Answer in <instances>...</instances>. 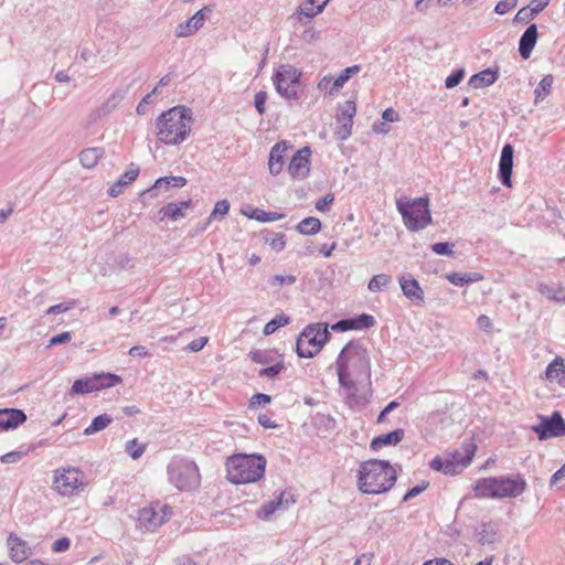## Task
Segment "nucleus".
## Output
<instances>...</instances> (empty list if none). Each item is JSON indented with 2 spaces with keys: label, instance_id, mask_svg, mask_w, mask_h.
I'll return each instance as SVG.
<instances>
[{
  "label": "nucleus",
  "instance_id": "nucleus-1",
  "mask_svg": "<svg viewBox=\"0 0 565 565\" xmlns=\"http://www.w3.org/2000/svg\"><path fill=\"white\" fill-rule=\"evenodd\" d=\"M335 370L340 387L348 391V399L360 406L366 405L369 398L356 394V384L351 377V372L355 376L371 377V359L360 340H351L342 348L335 360Z\"/></svg>",
  "mask_w": 565,
  "mask_h": 565
},
{
  "label": "nucleus",
  "instance_id": "nucleus-2",
  "mask_svg": "<svg viewBox=\"0 0 565 565\" xmlns=\"http://www.w3.org/2000/svg\"><path fill=\"white\" fill-rule=\"evenodd\" d=\"M397 481V472L388 460L369 459L358 469L356 486L364 494L388 492Z\"/></svg>",
  "mask_w": 565,
  "mask_h": 565
},
{
  "label": "nucleus",
  "instance_id": "nucleus-3",
  "mask_svg": "<svg viewBox=\"0 0 565 565\" xmlns=\"http://www.w3.org/2000/svg\"><path fill=\"white\" fill-rule=\"evenodd\" d=\"M192 121V110L185 106L163 111L156 121L158 140L168 146L182 143L190 136Z\"/></svg>",
  "mask_w": 565,
  "mask_h": 565
},
{
  "label": "nucleus",
  "instance_id": "nucleus-4",
  "mask_svg": "<svg viewBox=\"0 0 565 565\" xmlns=\"http://www.w3.org/2000/svg\"><path fill=\"white\" fill-rule=\"evenodd\" d=\"M527 489V483L521 473L499 477L480 478L473 486V495L478 499L518 498Z\"/></svg>",
  "mask_w": 565,
  "mask_h": 565
},
{
  "label": "nucleus",
  "instance_id": "nucleus-5",
  "mask_svg": "<svg viewBox=\"0 0 565 565\" xmlns=\"http://www.w3.org/2000/svg\"><path fill=\"white\" fill-rule=\"evenodd\" d=\"M266 458L258 454H234L226 460L227 479L234 484L258 481L264 477Z\"/></svg>",
  "mask_w": 565,
  "mask_h": 565
},
{
  "label": "nucleus",
  "instance_id": "nucleus-6",
  "mask_svg": "<svg viewBox=\"0 0 565 565\" xmlns=\"http://www.w3.org/2000/svg\"><path fill=\"white\" fill-rule=\"evenodd\" d=\"M396 209L409 232H418L433 223L428 196L417 199L402 196L396 200Z\"/></svg>",
  "mask_w": 565,
  "mask_h": 565
},
{
  "label": "nucleus",
  "instance_id": "nucleus-7",
  "mask_svg": "<svg viewBox=\"0 0 565 565\" xmlns=\"http://www.w3.org/2000/svg\"><path fill=\"white\" fill-rule=\"evenodd\" d=\"M168 479L180 491L196 489L201 482L198 465L190 459L174 458L167 468Z\"/></svg>",
  "mask_w": 565,
  "mask_h": 565
},
{
  "label": "nucleus",
  "instance_id": "nucleus-8",
  "mask_svg": "<svg viewBox=\"0 0 565 565\" xmlns=\"http://www.w3.org/2000/svg\"><path fill=\"white\" fill-rule=\"evenodd\" d=\"M331 333L327 323H310L299 334L296 353L299 358L310 359L318 354L330 340Z\"/></svg>",
  "mask_w": 565,
  "mask_h": 565
},
{
  "label": "nucleus",
  "instance_id": "nucleus-9",
  "mask_svg": "<svg viewBox=\"0 0 565 565\" xmlns=\"http://www.w3.org/2000/svg\"><path fill=\"white\" fill-rule=\"evenodd\" d=\"M302 71L290 64L279 65L273 74V84L276 92L285 99L297 100L302 95Z\"/></svg>",
  "mask_w": 565,
  "mask_h": 565
},
{
  "label": "nucleus",
  "instance_id": "nucleus-10",
  "mask_svg": "<svg viewBox=\"0 0 565 565\" xmlns=\"http://www.w3.org/2000/svg\"><path fill=\"white\" fill-rule=\"evenodd\" d=\"M79 477L81 470L77 468L56 469L53 487L63 497L74 495L84 487Z\"/></svg>",
  "mask_w": 565,
  "mask_h": 565
},
{
  "label": "nucleus",
  "instance_id": "nucleus-11",
  "mask_svg": "<svg viewBox=\"0 0 565 565\" xmlns=\"http://www.w3.org/2000/svg\"><path fill=\"white\" fill-rule=\"evenodd\" d=\"M540 440L565 436V420L558 411L551 416L541 417L540 424L533 426Z\"/></svg>",
  "mask_w": 565,
  "mask_h": 565
},
{
  "label": "nucleus",
  "instance_id": "nucleus-12",
  "mask_svg": "<svg viewBox=\"0 0 565 565\" xmlns=\"http://www.w3.org/2000/svg\"><path fill=\"white\" fill-rule=\"evenodd\" d=\"M376 324L375 318L370 313H360L354 317L343 318L333 324L331 330L337 332L367 330Z\"/></svg>",
  "mask_w": 565,
  "mask_h": 565
},
{
  "label": "nucleus",
  "instance_id": "nucleus-13",
  "mask_svg": "<svg viewBox=\"0 0 565 565\" xmlns=\"http://www.w3.org/2000/svg\"><path fill=\"white\" fill-rule=\"evenodd\" d=\"M356 114V105L353 100H347L344 105L339 107L337 121L340 124L339 130L335 132L337 138L341 141L347 140L352 134L353 117Z\"/></svg>",
  "mask_w": 565,
  "mask_h": 565
},
{
  "label": "nucleus",
  "instance_id": "nucleus-14",
  "mask_svg": "<svg viewBox=\"0 0 565 565\" xmlns=\"http://www.w3.org/2000/svg\"><path fill=\"white\" fill-rule=\"evenodd\" d=\"M310 156L311 150L309 147H303L295 152L288 164V172L294 179H305L310 171Z\"/></svg>",
  "mask_w": 565,
  "mask_h": 565
},
{
  "label": "nucleus",
  "instance_id": "nucleus-15",
  "mask_svg": "<svg viewBox=\"0 0 565 565\" xmlns=\"http://www.w3.org/2000/svg\"><path fill=\"white\" fill-rule=\"evenodd\" d=\"M514 148L511 143H505L501 150L499 160L498 178L502 185L512 186Z\"/></svg>",
  "mask_w": 565,
  "mask_h": 565
},
{
  "label": "nucleus",
  "instance_id": "nucleus-16",
  "mask_svg": "<svg viewBox=\"0 0 565 565\" xmlns=\"http://www.w3.org/2000/svg\"><path fill=\"white\" fill-rule=\"evenodd\" d=\"M212 12L210 7L198 10L191 18L181 22L175 29L177 38H186L199 31L207 17Z\"/></svg>",
  "mask_w": 565,
  "mask_h": 565
},
{
  "label": "nucleus",
  "instance_id": "nucleus-17",
  "mask_svg": "<svg viewBox=\"0 0 565 565\" xmlns=\"http://www.w3.org/2000/svg\"><path fill=\"white\" fill-rule=\"evenodd\" d=\"M329 1L330 0H305L297 7L292 17L300 23H307V21L321 13Z\"/></svg>",
  "mask_w": 565,
  "mask_h": 565
},
{
  "label": "nucleus",
  "instance_id": "nucleus-18",
  "mask_svg": "<svg viewBox=\"0 0 565 565\" xmlns=\"http://www.w3.org/2000/svg\"><path fill=\"white\" fill-rule=\"evenodd\" d=\"M168 520L166 513L159 514L153 507L143 508L139 511L138 524L142 531L153 532Z\"/></svg>",
  "mask_w": 565,
  "mask_h": 565
},
{
  "label": "nucleus",
  "instance_id": "nucleus-19",
  "mask_svg": "<svg viewBox=\"0 0 565 565\" xmlns=\"http://www.w3.org/2000/svg\"><path fill=\"white\" fill-rule=\"evenodd\" d=\"M24 411L19 408H0V431H8L18 428L26 422Z\"/></svg>",
  "mask_w": 565,
  "mask_h": 565
},
{
  "label": "nucleus",
  "instance_id": "nucleus-20",
  "mask_svg": "<svg viewBox=\"0 0 565 565\" xmlns=\"http://www.w3.org/2000/svg\"><path fill=\"white\" fill-rule=\"evenodd\" d=\"M403 295L415 305L425 302L424 290L418 280L412 276H402L398 278Z\"/></svg>",
  "mask_w": 565,
  "mask_h": 565
},
{
  "label": "nucleus",
  "instance_id": "nucleus-21",
  "mask_svg": "<svg viewBox=\"0 0 565 565\" xmlns=\"http://www.w3.org/2000/svg\"><path fill=\"white\" fill-rule=\"evenodd\" d=\"M539 39L537 25L530 24L519 40V54L523 60L530 58Z\"/></svg>",
  "mask_w": 565,
  "mask_h": 565
},
{
  "label": "nucleus",
  "instance_id": "nucleus-22",
  "mask_svg": "<svg viewBox=\"0 0 565 565\" xmlns=\"http://www.w3.org/2000/svg\"><path fill=\"white\" fill-rule=\"evenodd\" d=\"M10 558L15 563L24 562L31 555V548L25 541L11 533L8 537Z\"/></svg>",
  "mask_w": 565,
  "mask_h": 565
},
{
  "label": "nucleus",
  "instance_id": "nucleus-23",
  "mask_svg": "<svg viewBox=\"0 0 565 565\" xmlns=\"http://www.w3.org/2000/svg\"><path fill=\"white\" fill-rule=\"evenodd\" d=\"M477 445L471 438L470 440H466L461 445V450H455L451 454V458H449L451 461H456V466L462 471L465 468H467L476 454Z\"/></svg>",
  "mask_w": 565,
  "mask_h": 565
},
{
  "label": "nucleus",
  "instance_id": "nucleus-24",
  "mask_svg": "<svg viewBox=\"0 0 565 565\" xmlns=\"http://www.w3.org/2000/svg\"><path fill=\"white\" fill-rule=\"evenodd\" d=\"M404 436L405 431L403 428H396L386 434L375 436L370 443V449L372 451H379L383 447L396 446L403 440Z\"/></svg>",
  "mask_w": 565,
  "mask_h": 565
},
{
  "label": "nucleus",
  "instance_id": "nucleus-25",
  "mask_svg": "<svg viewBox=\"0 0 565 565\" xmlns=\"http://www.w3.org/2000/svg\"><path fill=\"white\" fill-rule=\"evenodd\" d=\"M286 151V141H279L270 149L268 157V169L270 174L278 175L282 171Z\"/></svg>",
  "mask_w": 565,
  "mask_h": 565
},
{
  "label": "nucleus",
  "instance_id": "nucleus-26",
  "mask_svg": "<svg viewBox=\"0 0 565 565\" xmlns=\"http://www.w3.org/2000/svg\"><path fill=\"white\" fill-rule=\"evenodd\" d=\"M140 169L138 166L131 163L127 170L119 177V179L108 189V195L111 198L118 196L122 189L134 182L139 175Z\"/></svg>",
  "mask_w": 565,
  "mask_h": 565
},
{
  "label": "nucleus",
  "instance_id": "nucleus-27",
  "mask_svg": "<svg viewBox=\"0 0 565 565\" xmlns=\"http://www.w3.org/2000/svg\"><path fill=\"white\" fill-rule=\"evenodd\" d=\"M498 78L499 70L488 67L479 73L473 74L469 78L468 85L475 89H479L494 84Z\"/></svg>",
  "mask_w": 565,
  "mask_h": 565
},
{
  "label": "nucleus",
  "instance_id": "nucleus-28",
  "mask_svg": "<svg viewBox=\"0 0 565 565\" xmlns=\"http://www.w3.org/2000/svg\"><path fill=\"white\" fill-rule=\"evenodd\" d=\"M247 211H243L244 215L248 218L256 220L262 223L274 222L284 218L286 215L284 213H278L275 211H265L259 207H255L249 205Z\"/></svg>",
  "mask_w": 565,
  "mask_h": 565
},
{
  "label": "nucleus",
  "instance_id": "nucleus-29",
  "mask_svg": "<svg viewBox=\"0 0 565 565\" xmlns=\"http://www.w3.org/2000/svg\"><path fill=\"white\" fill-rule=\"evenodd\" d=\"M260 239L270 246L273 250L279 253L286 247V235L284 233H276L270 230H263L259 232Z\"/></svg>",
  "mask_w": 565,
  "mask_h": 565
},
{
  "label": "nucleus",
  "instance_id": "nucleus-30",
  "mask_svg": "<svg viewBox=\"0 0 565 565\" xmlns=\"http://www.w3.org/2000/svg\"><path fill=\"white\" fill-rule=\"evenodd\" d=\"M478 542L481 545L494 544L498 541V531L493 527L491 522H482L476 529Z\"/></svg>",
  "mask_w": 565,
  "mask_h": 565
},
{
  "label": "nucleus",
  "instance_id": "nucleus-31",
  "mask_svg": "<svg viewBox=\"0 0 565 565\" xmlns=\"http://www.w3.org/2000/svg\"><path fill=\"white\" fill-rule=\"evenodd\" d=\"M104 152V149L99 147L84 149L78 154L79 162L86 169L94 168Z\"/></svg>",
  "mask_w": 565,
  "mask_h": 565
},
{
  "label": "nucleus",
  "instance_id": "nucleus-32",
  "mask_svg": "<svg viewBox=\"0 0 565 565\" xmlns=\"http://www.w3.org/2000/svg\"><path fill=\"white\" fill-rule=\"evenodd\" d=\"M98 387L96 386L93 375L87 377H81L74 381L70 395H84L93 392H97Z\"/></svg>",
  "mask_w": 565,
  "mask_h": 565
},
{
  "label": "nucleus",
  "instance_id": "nucleus-33",
  "mask_svg": "<svg viewBox=\"0 0 565 565\" xmlns=\"http://www.w3.org/2000/svg\"><path fill=\"white\" fill-rule=\"evenodd\" d=\"M446 278L448 281H450L452 285L462 287L466 285H469L471 282L481 281L483 279V276L479 273H449Z\"/></svg>",
  "mask_w": 565,
  "mask_h": 565
},
{
  "label": "nucleus",
  "instance_id": "nucleus-34",
  "mask_svg": "<svg viewBox=\"0 0 565 565\" xmlns=\"http://www.w3.org/2000/svg\"><path fill=\"white\" fill-rule=\"evenodd\" d=\"M539 292L547 299L565 303V289L561 286H551L547 284H540L537 287Z\"/></svg>",
  "mask_w": 565,
  "mask_h": 565
},
{
  "label": "nucleus",
  "instance_id": "nucleus-35",
  "mask_svg": "<svg viewBox=\"0 0 565 565\" xmlns=\"http://www.w3.org/2000/svg\"><path fill=\"white\" fill-rule=\"evenodd\" d=\"M93 379L96 386L98 387V391L114 387L122 382V379L119 375L109 372L95 373Z\"/></svg>",
  "mask_w": 565,
  "mask_h": 565
},
{
  "label": "nucleus",
  "instance_id": "nucleus-36",
  "mask_svg": "<svg viewBox=\"0 0 565 565\" xmlns=\"http://www.w3.org/2000/svg\"><path fill=\"white\" fill-rule=\"evenodd\" d=\"M554 83V76L552 74L545 75L536 85L534 89V104L537 105L540 102L544 100L552 92V86Z\"/></svg>",
  "mask_w": 565,
  "mask_h": 565
},
{
  "label": "nucleus",
  "instance_id": "nucleus-37",
  "mask_svg": "<svg viewBox=\"0 0 565 565\" xmlns=\"http://www.w3.org/2000/svg\"><path fill=\"white\" fill-rule=\"evenodd\" d=\"M361 71V65H352L349 67H345L340 72V74L333 79L330 94L333 92L339 90L344 86V84L355 74H358Z\"/></svg>",
  "mask_w": 565,
  "mask_h": 565
},
{
  "label": "nucleus",
  "instance_id": "nucleus-38",
  "mask_svg": "<svg viewBox=\"0 0 565 565\" xmlns=\"http://www.w3.org/2000/svg\"><path fill=\"white\" fill-rule=\"evenodd\" d=\"M183 216L184 212L181 211V206L177 205L175 202H170L158 211V220L160 222L166 220L178 221Z\"/></svg>",
  "mask_w": 565,
  "mask_h": 565
},
{
  "label": "nucleus",
  "instance_id": "nucleus-39",
  "mask_svg": "<svg viewBox=\"0 0 565 565\" xmlns=\"http://www.w3.org/2000/svg\"><path fill=\"white\" fill-rule=\"evenodd\" d=\"M321 230V221L315 216L305 217L296 226V231L302 235H315Z\"/></svg>",
  "mask_w": 565,
  "mask_h": 565
},
{
  "label": "nucleus",
  "instance_id": "nucleus-40",
  "mask_svg": "<svg viewBox=\"0 0 565 565\" xmlns=\"http://www.w3.org/2000/svg\"><path fill=\"white\" fill-rule=\"evenodd\" d=\"M188 183V180L181 175H168L158 178L154 181V188H161L163 191H168L171 188H183Z\"/></svg>",
  "mask_w": 565,
  "mask_h": 565
},
{
  "label": "nucleus",
  "instance_id": "nucleus-41",
  "mask_svg": "<svg viewBox=\"0 0 565 565\" xmlns=\"http://www.w3.org/2000/svg\"><path fill=\"white\" fill-rule=\"evenodd\" d=\"M113 423V417L108 414H100L93 418L90 425L84 429V435L89 436L104 430Z\"/></svg>",
  "mask_w": 565,
  "mask_h": 565
},
{
  "label": "nucleus",
  "instance_id": "nucleus-42",
  "mask_svg": "<svg viewBox=\"0 0 565 565\" xmlns=\"http://www.w3.org/2000/svg\"><path fill=\"white\" fill-rule=\"evenodd\" d=\"M545 376L547 380H561L565 377V365L564 360L561 356H556L545 370Z\"/></svg>",
  "mask_w": 565,
  "mask_h": 565
},
{
  "label": "nucleus",
  "instance_id": "nucleus-43",
  "mask_svg": "<svg viewBox=\"0 0 565 565\" xmlns=\"http://www.w3.org/2000/svg\"><path fill=\"white\" fill-rule=\"evenodd\" d=\"M291 322V318L286 313L281 312L276 315L271 320H269L263 329V333L265 335H270L275 333L279 328L285 327Z\"/></svg>",
  "mask_w": 565,
  "mask_h": 565
},
{
  "label": "nucleus",
  "instance_id": "nucleus-44",
  "mask_svg": "<svg viewBox=\"0 0 565 565\" xmlns=\"http://www.w3.org/2000/svg\"><path fill=\"white\" fill-rule=\"evenodd\" d=\"M392 279L386 274H379L373 276L367 285V288L372 292L382 291L385 287L391 284Z\"/></svg>",
  "mask_w": 565,
  "mask_h": 565
},
{
  "label": "nucleus",
  "instance_id": "nucleus-45",
  "mask_svg": "<svg viewBox=\"0 0 565 565\" xmlns=\"http://www.w3.org/2000/svg\"><path fill=\"white\" fill-rule=\"evenodd\" d=\"M146 450V444L139 443L137 438L130 439L125 445V451L132 458L139 459Z\"/></svg>",
  "mask_w": 565,
  "mask_h": 565
},
{
  "label": "nucleus",
  "instance_id": "nucleus-46",
  "mask_svg": "<svg viewBox=\"0 0 565 565\" xmlns=\"http://www.w3.org/2000/svg\"><path fill=\"white\" fill-rule=\"evenodd\" d=\"M286 369L285 364L282 361H279L270 366H266V367H263L259 370L258 372V375L260 377H267V379H270V380H274L276 379L281 371H284Z\"/></svg>",
  "mask_w": 565,
  "mask_h": 565
},
{
  "label": "nucleus",
  "instance_id": "nucleus-47",
  "mask_svg": "<svg viewBox=\"0 0 565 565\" xmlns=\"http://www.w3.org/2000/svg\"><path fill=\"white\" fill-rule=\"evenodd\" d=\"M231 204L228 200H220L215 203L214 209L212 210L210 217L212 220L223 218L230 212Z\"/></svg>",
  "mask_w": 565,
  "mask_h": 565
},
{
  "label": "nucleus",
  "instance_id": "nucleus-48",
  "mask_svg": "<svg viewBox=\"0 0 565 565\" xmlns=\"http://www.w3.org/2000/svg\"><path fill=\"white\" fill-rule=\"evenodd\" d=\"M248 356L253 362L259 364H268L274 360L273 353L266 350H252Z\"/></svg>",
  "mask_w": 565,
  "mask_h": 565
},
{
  "label": "nucleus",
  "instance_id": "nucleus-49",
  "mask_svg": "<svg viewBox=\"0 0 565 565\" xmlns=\"http://www.w3.org/2000/svg\"><path fill=\"white\" fill-rule=\"evenodd\" d=\"M277 510H280V502L270 500L260 507V509L257 512V515L264 520H267Z\"/></svg>",
  "mask_w": 565,
  "mask_h": 565
},
{
  "label": "nucleus",
  "instance_id": "nucleus-50",
  "mask_svg": "<svg viewBox=\"0 0 565 565\" xmlns=\"http://www.w3.org/2000/svg\"><path fill=\"white\" fill-rule=\"evenodd\" d=\"M466 74V71L463 67L457 68L450 75H448L445 79V87L446 88H454L460 84V82L463 79Z\"/></svg>",
  "mask_w": 565,
  "mask_h": 565
},
{
  "label": "nucleus",
  "instance_id": "nucleus-51",
  "mask_svg": "<svg viewBox=\"0 0 565 565\" xmlns=\"http://www.w3.org/2000/svg\"><path fill=\"white\" fill-rule=\"evenodd\" d=\"M297 281V277L294 275H275L268 279V284L271 287L275 286H291Z\"/></svg>",
  "mask_w": 565,
  "mask_h": 565
},
{
  "label": "nucleus",
  "instance_id": "nucleus-52",
  "mask_svg": "<svg viewBox=\"0 0 565 565\" xmlns=\"http://www.w3.org/2000/svg\"><path fill=\"white\" fill-rule=\"evenodd\" d=\"M454 243L450 242H438L430 246L431 250L441 256H452L454 255Z\"/></svg>",
  "mask_w": 565,
  "mask_h": 565
},
{
  "label": "nucleus",
  "instance_id": "nucleus-53",
  "mask_svg": "<svg viewBox=\"0 0 565 565\" xmlns=\"http://www.w3.org/2000/svg\"><path fill=\"white\" fill-rule=\"evenodd\" d=\"M428 487H429L428 481H422L419 484H416L415 487H413L406 491V493L402 498V502L403 503L408 502L413 498L423 493Z\"/></svg>",
  "mask_w": 565,
  "mask_h": 565
},
{
  "label": "nucleus",
  "instance_id": "nucleus-54",
  "mask_svg": "<svg viewBox=\"0 0 565 565\" xmlns=\"http://www.w3.org/2000/svg\"><path fill=\"white\" fill-rule=\"evenodd\" d=\"M75 305H76L75 300L60 302L54 306H51L46 310L45 313L46 315H57V313L67 312L68 310L73 309L75 307Z\"/></svg>",
  "mask_w": 565,
  "mask_h": 565
},
{
  "label": "nucleus",
  "instance_id": "nucleus-55",
  "mask_svg": "<svg viewBox=\"0 0 565 565\" xmlns=\"http://www.w3.org/2000/svg\"><path fill=\"white\" fill-rule=\"evenodd\" d=\"M268 95L265 90H259L255 94L254 106L259 115H264L266 113V102Z\"/></svg>",
  "mask_w": 565,
  "mask_h": 565
},
{
  "label": "nucleus",
  "instance_id": "nucleus-56",
  "mask_svg": "<svg viewBox=\"0 0 565 565\" xmlns=\"http://www.w3.org/2000/svg\"><path fill=\"white\" fill-rule=\"evenodd\" d=\"M516 3L518 0H500L494 7V12L503 15L515 8Z\"/></svg>",
  "mask_w": 565,
  "mask_h": 565
},
{
  "label": "nucleus",
  "instance_id": "nucleus-57",
  "mask_svg": "<svg viewBox=\"0 0 565 565\" xmlns=\"http://www.w3.org/2000/svg\"><path fill=\"white\" fill-rule=\"evenodd\" d=\"M271 402V396L265 393H256L249 399V408H255L259 405H266Z\"/></svg>",
  "mask_w": 565,
  "mask_h": 565
},
{
  "label": "nucleus",
  "instance_id": "nucleus-58",
  "mask_svg": "<svg viewBox=\"0 0 565 565\" xmlns=\"http://www.w3.org/2000/svg\"><path fill=\"white\" fill-rule=\"evenodd\" d=\"M71 340H72V332L64 331V332L53 335L50 339L47 347L50 348L53 345L65 344V343H68Z\"/></svg>",
  "mask_w": 565,
  "mask_h": 565
},
{
  "label": "nucleus",
  "instance_id": "nucleus-59",
  "mask_svg": "<svg viewBox=\"0 0 565 565\" xmlns=\"http://www.w3.org/2000/svg\"><path fill=\"white\" fill-rule=\"evenodd\" d=\"M550 483L558 486L559 489L565 487V463L552 475Z\"/></svg>",
  "mask_w": 565,
  "mask_h": 565
},
{
  "label": "nucleus",
  "instance_id": "nucleus-60",
  "mask_svg": "<svg viewBox=\"0 0 565 565\" xmlns=\"http://www.w3.org/2000/svg\"><path fill=\"white\" fill-rule=\"evenodd\" d=\"M25 455L26 452L21 450L9 451L1 456L0 460L2 463H15L20 461Z\"/></svg>",
  "mask_w": 565,
  "mask_h": 565
},
{
  "label": "nucleus",
  "instance_id": "nucleus-61",
  "mask_svg": "<svg viewBox=\"0 0 565 565\" xmlns=\"http://www.w3.org/2000/svg\"><path fill=\"white\" fill-rule=\"evenodd\" d=\"M160 190H161V188H154V183H153L150 188H148V189H146V190H143V191H141V192L139 193V200H140V202H141L143 205H147V204H148V201H149L150 199L156 198V196L158 195V192H159Z\"/></svg>",
  "mask_w": 565,
  "mask_h": 565
},
{
  "label": "nucleus",
  "instance_id": "nucleus-62",
  "mask_svg": "<svg viewBox=\"0 0 565 565\" xmlns=\"http://www.w3.org/2000/svg\"><path fill=\"white\" fill-rule=\"evenodd\" d=\"M116 266L120 269H129L134 267V259L127 253H121L116 257Z\"/></svg>",
  "mask_w": 565,
  "mask_h": 565
},
{
  "label": "nucleus",
  "instance_id": "nucleus-63",
  "mask_svg": "<svg viewBox=\"0 0 565 565\" xmlns=\"http://www.w3.org/2000/svg\"><path fill=\"white\" fill-rule=\"evenodd\" d=\"M274 500L280 502V509H288L296 502L294 495L288 491L280 492L279 495Z\"/></svg>",
  "mask_w": 565,
  "mask_h": 565
},
{
  "label": "nucleus",
  "instance_id": "nucleus-64",
  "mask_svg": "<svg viewBox=\"0 0 565 565\" xmlns=\"http://www.w3.org/2000/svg\"><path fill=\"white\" fill-rule=\"evenodd\" d=\"M71 546V540L66 536L57 539L53 545L52 551L55 553H63L66 552Z\"/></svg>",
  "mask_w": 565,
  "mask_h": 565
}]
</instances>
